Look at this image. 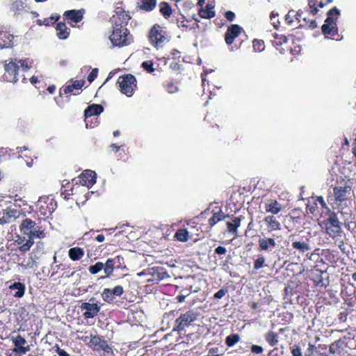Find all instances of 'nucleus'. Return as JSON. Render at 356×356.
I'll list each match as a JSON object with an SVG mask.
<instances>
[{
  "label": "nucleus",
  "mask_w": 356,
  "mask_h": 356,
  "mask_svg": "<svg viewBox=\"0 0 356 356\" xmlns=\"http://www.w3.org/2000/svg\"><path fill=\"white\" fill-rule=\"evenodd\" d=\"M29 67L25 61L22 60H15L5 65L6 72V78L10 82H16L19 80V73L26 72Z\"/></svg>",
  "instance_id": "f257e3e1"
},
{
  "label": "nucleus",
  "mask_w": 356,
  "mask_h": 356,
  "mask_svg": "<svg viewBox=\"0 0 356 356\" xmlns=\"http://www.w3.org/2000/svg\"><path fill=\"white\" fill-rule=\"evenodd\" d=\"M197 318V314L193 310H188L182 313L175 320L172 331L180 333L184 331L186 327L190 326Z\"/></svg>",
  "instance_id": "f03ea898"
},
{
  "label": "nucleus",
  "mask_w": 356,
  "mask_h": 356,
  "mask_svg": "<svg viewBox=\"0 0 356 356\" xmlns=\"http://www.w3.org/2000/svg\"><path fill=\"white\" fill-rule=\"evenodd\" d=\"M111 42L115 46H124L127 44L128 30L122 24L114 26L113 33L110 36Z\"/></svg>",
  "instance_id": "7ed1b4c3"
},
{
  "label": "nucleus",
  "mask_w": 356,
  "mask_h": 356,
  "mask_svg": "<svg viewBox=\"0 0 356 356\" xmlns=\"http://www.w3.org/2000/svg\"><path fill=\"white\" fill-rule=\"evenodd\" d=\"M118 83L120 88L121 92L128 97L132 95L134 88L136 87V78L131 74L120 76Z\"/></svg>",
  "instance_id": "20e7f679"
},
{
  "label": "nucleus",
  "mask_w": 356,
  "mask_h": 356,
  "mask_svg": "<svg viewBox=\"0 0 356 356\" xmlns=\"http://www.w3.org/2000/svg\"><path fill=\"white\" fill-rule=\"evenodd\" d=\"M149 39L150 42L154 44L157 48L162 47L163 43L168 40L163 29L156 25H154L151 29L149 33Z\"/></svg>",
  "instance_id": "39448f33"
},
{
  "label": "nucleus",
  "mask_w": 356,
  "mask_h": 356,
  "mask_svg": "<svg viewBox=\"0 0 356 356\" xmlns=\"http://www.w3.org/2000/svg\"><path fill=\"white\" fill-rule=\"evenodd\" d=\"M326 232L330 236L339 235L341 233V228L337 216L332 212L325 222Z\"/></svg>",
  "instance_id": "423d86ee"
},
{
  "label": "nucleus",
  "mask_w": 356,
  "mask_h": 356,
  "mask_svg": "<svg viewBox=\"0 0 356 356\" xmlns=\"http://www.w3.org/2000/svg\"><path fill=\"white\" fill-rule=\"evenodd\" d=\"M88 346L94 350H103L107 353H109L112 350L106 340L97 335L90 337Z\"/></svg>",
  "instance_id": "0eeeda50"
},
{
  "label": "nucleus",
  "mask_w": 356,
  "mask_h": 356,
  "mask_svg": "<svg viewBox=\"0 0 356 356\" xmlns=\"http://www.w3.org/2000/svg\"><path fill=\"white\" fill-rule=\"evenodd\" d=\"M81 309L86 310L83 315L86 318L95 317L97 315L100 309L97 304L94 302V298H91L88 302L82 303Z\"/></svg>",
  "instance_id": "6e6552de"
},
{
  "label": "nucleus",
  "mask_w": 356,
  "mask_h": 356,
  "mask_svg": "<svg viewBox=\"0 0 356 356\" xmlns=\"http://www.w3.org/2000/svg\"><path fill=\"white\" fill-rule=\"evenodd\" d=\"M19 212L17 209L7 208L1 213L0 224L6 225L13 222L19 216Z\"/></svg>",
  "instance_id": "1a4fd4ad"
},
{
  "label": "nucleus",
  "mask_w": 356,
  "mask_h": 356,
  "mask_svg": "<svg viewBox=\"0 0 356 356\" xmlns=\"http://www.w3.org/2000/svg\"><path fill=\"white\" fill-rule=\"evenodd\" d=\"M242 31V28L237 24H232L228 29L225 33V40L227 44H232L236 38L238 36Z\"/></svg>",
  "instance_id": "9d476101"
},
{
  "label": "nucleus",
  "mask_w": 356,
  "mask_h": 356,
  "mask_svg": "<svg viewBox=\"0 0 356 356\" xmlns=\"http://www.w3.org/2000/svg\"><path fill=\"white\" fill-rule=\"evenodd\" d=\"M258 243L260 251H272L277 245L274 238L266 237L260 238Z\"/></svg>",
  "instance_id": "9b49d317"
},
{
  "label": "nucleus",
  "mask_w": 356,
  "mask_h": 356,
  "mask_svg": "<svg viewBox=\"0 0 356 356\" xmlns=\"http://www.w3.org/2000/svg\"><path fill=\"white\" fill-rule=\"evenodd\" d=\"M36 223L35 221L32 220L30 218H25L22 221V223L19 226L20 232L26 236H29L33 230V228L35 227Z\"/></svg>",
  "instance_id": "f8f14e48"
},
{
  "label": "nucleus",
  "mask_w": 356,
  "mask_h": 356,
  "mask_svg": "<svg viewBox=\"0 0 356 356\" xmlns=\"http://www.w3.org/2000/svg\"><path fill=\"white\" fill-rule=\"evenodd\" d=\"M13 35L0 31V49L9 48L13 45Z\"/></svg>",
  "instance_id": "ddd939ff"
},
{
  "label": "nucleus",
  "mask_w": 356,
  "mask_h": 356,
  "mask_svg": "<svg viewBox=\"0 0 356 356\" xmlns=\"http://www.w3.org/2000/svg\"><path fill=\"white\" fill-rule=\"evenodd\" d=\"M11 291H15L13 296L16 298H22L25 291V285L21 282H15L9 286Z\"/></svg>",
  "instance_id": "4468645a"
},
{
  "label": "nucleus",
  "mask_w": 356,
  "mask_h": 356,
  "mask_svg": "<svg viewBox=\"0 0 356 356\" xmlns=\"http://www.w3.org/2000/svg\"><path fill=\"white\" fill-rule=\"evenodd\" d=\"M265 209L266 212L277 214L282 209V207L276 200H271L265 204Z\"/></svg>",
  "instance_id": "2eb2a0df"
},
{
  "label": "nucleus",
  "mask_w": 356,
  "mask_h": 356,
  "mask_svg": "<svg viewBox=\"0 0 356 356\" xmlns=\"http://www.w3.org/2000/svg\"><path fill=\"white\" fill-rule=\"evenodd\" d=\"M64 16L74 22H79L83 19V14L81 10H71L65 13Z\"/></svg>",
  "instance_id": "dca6fc26"
},
{
  "label": "nucleus",
  "mask_w": 356,
  "mask_h": 356,
  "mask_svg": "<svg viewBox=\"0 0 356 356\" xmlns=\"http://www.w3.org/2000/svg\"><path fill=\"white\" fill-rule=\"evenodd\" d=\"M265 222L271 230H280L281 225L274 216H268L264 218Z\"/></svg>",
  "instance_id": "f3484780"
},
{
  "label": "nucleus",
  "mask_w": 356,
  "mask_h": 356,
  "mask_svg": "<svg viewBox=\"0 0 356 356\" xmlns=\"http://www.w3.org/2000/svg\"><path fill=\"white\" fill-rule=\"evenodd\" d=\"M103 111V107L99 104H92V106H88L85 110V116L86 118L90 117L93 115H99Z\"/></svg>",
  "instance_id": "a211bd4d"
},
{
  "label": "nucleus",
  "mask_w": 356,
  "mask_h": 356,
  "mask_svg": "<svg viewBox=\"0 0 356 356\" xmlns=\"http://www.w3.org/2000/svg\"><path fill=\"white\" fill-rule=\"evenodd\" d=\"M84 254V251L81 248H72L69 250V257L73 261L79 260Z\"/></svg>",
  "instance_id": "6ab92c4d"
},
{
  "label": "nucleus",
  "mask_w": 356,
  "mask_h": 356,
  "mask_svg": "<svg viewBox=\"0 0 356 356\" xmlns=\"http://www.w3.org/2000/svg\"><path fill=\"white\" fill-rule=\"evenodd\" d=\"M57 35L60 39L65 40L69 35L68 29L65 23H58L56 26Z\"/></svg>",
  "instance_id": "aec40b11"
},
{
  "label": "nucleus",
  "mask_w": 356,
  "mask_h": 356,
  "mask_svg": "<svg viewBox=\"0 0 356 356\" xmlns=\"http://www.w3.org/2000/svg\"><path fill=\"white\" fill-rule=\"evenodd\" d=\"M83 184L87 182L90 184H94L96 182L95 172L91 170H86L83 173L82 181Z\"/></svg>",
  "instance_id": "412c9836"
},
{
  "label": "nucleus",
  "mask_w": 356,
  "mask_h": 356,
  "mask_svg": "<svg viewBox=\"0 0 356 356\" xmlns=\"http://www.w3.org/2000/svg\"><path fill=\"white\" fill-rule=\"evenodd\" d=\"M241 225V219L239 218H235L232 221L227 222V231L236 235L237 228Z\"/></svg>",
  "instance_id": "4be33fe9"
},
{
  "label": "nucleus",
  "mask_w": 356,
  "mask_h": 356,
  "mask_svg": "<svg viewBox=\"0 0 356 356\" xmlns=\"http://www.w3.org/2000/svg\"><path fill=\"white\" fill-rule=\"evenodd\" d=\"M321 29L323 33L325 35H334L337 33L336 24H324Z\"/></svg>",
  "instance_id": "5701e85b"
},
{
  "label": "nucleus",
  "mask_w": 356,
  "mask_h": 356,
  "mask_svg": "<svg viewBox=\"0 0 356 356\" xmlns=\"http://www.w3.org/2000/svg\"><path fill=\"white\" fill-rule=\"evenodd\" d=\"M84 81L83 80H79V81H75L72 85H68L65 86L63 89V91L65 93H70L72 92L74 89L79 90L82 88L83 86Z\"/></svg>",
  "instance_id": "b1692460"
},
{
  "label": "nucleus",
  "mask_w": 356,
  "mask_h": 356,
  "mask_svg": "<svg viewBox=\"0 0 356 356\" xmlns=\"http://www.w3.org/2000/svg\"><path fill=\"white\" fill-rule=\"evenodd\" d=\"M159 10L165 18H168L172 14L171 7L165 1L159 4Z\"/></svg>",
  "instance_id": "393cba45"
},
{
  "label": "nucleus",
  "mask_w": 356,
  "mask_h": 356,
  "mask_svg": "<svg viewBox=\"0 0 356 356\" xmlns=\"http://www.w3.org/2000/svg\"><path fill=\"white\" fill-rule=\"evenodd\" d=\"M19 240H20L19 243H21L24 242V241H26V243H23L19 248V250L21 252H26V251L29 250L30 248H31V246L34 243V241L32 240V238H31V239H29V238L26 239L25 236H24L23 238H22L21 237H19Z\"/></svg>",
  "instance_id": "a878e982"
},
{
  "label": "nucleus",
  "mask_w": 356,
  "mask_h": 356,
  "mask_svg": "<svg viewBox=\"0 0 356 356\" xmlns=\"http://www.w3.org/2000/svg\"><path fill=\"white\" fill-rule=\"evenodd\" d=\"M225 216L222 211L214 213L213 216L209 220V224L211 227L214 226L218 222L225 219Z\"/></svg>",
  "instance_id": "bb28decb"
},
{
  "label": "nucleus",
  "mask_w": 356,
  "mask_h": 356,
  "mask_svg": "<svg viewBox=\"0 0 356 356\" xmlns=\"http://www.w3.org/2000/svg\"><path fill=\"white\" fill-rule=\"evenodd\" d=\"M291 245L293 248L298 250L301 252H305L311 250L310 245L305 242L295 241Z\"/></svg>",
  "instance_id": "cd10ccee"
},
{
  "label": "nucleus",
  "mask_w": 356,
  "mask_h": 356,
  "mask_svg": "<svg viewBox=\"0 0 356 356\" xmlns=\"http://www.w3.org/2000/svg\"><path fill=\"white\" fill-rule=\"evenodd\" d=\"M114 265L115 259H107L105 264H104L103 269L104 270V273L106 274V276H109L112 274L114 269Z\"/></svg>",
  "instance_id": "c85d7f7f"
},
{
  "label": "nucleus",
  "mask_w": 356,
  "mask_h": 356,
  "mask_svg": "<svg viewBox=\"0 0 356 356\" xmlns=\"http://www.w3.org/2000/svg\"><path fill=\"white\" fill-rule=\"evenodd\" d=\"M266 340L271 346H274L278 343V335L273 331H270L266 336Z\"/></svg>",
  "instance_id": "c756f323"
},
{
  "label": "nucleus",
  "mask_w": 356,
  "mask_h": 356,
  "mask_svg": "<svg viewBox=\"0 0 356 356\" xmlns=\"http://www.w3.org/2000/svg\"><path fill=\"white\" fill-rule=\"evenodd\" d=\"M156 3V0H143L140 8L146 11H151L155 8Z\"/></svg>",
  "instance_id": "7c9ffc66"
},
{
  "label": "nucleus",
  "mask_w": 356,
  "mask_h": 356,
  "mask_svg": "<svg viewBox=\"0 0 356 356\" xmlns=\"http://www.w3.org/2000/svg\"><path fill=\"white\" fill-rule=\"evenodd\" d=\"M188 236V232L187 231V229H179L175 235V237L178 241H181V242L187 241Z\"/></svg>",
  "instance_id": "2f4dec72"
},
{
  "label": "nucleus",
  "mask_w": 356,
  "mask_h": 356,
  "mask_svg": "<svg viewBox=\"0 0 356 356\" xmlns=\"http://www.w3.org/2000/svg\"><path fill=\"white\" fill-rule=\"evenodd\" d=\"M240 340V337L237 334H230L225 339V343L229 346L232 347Z\"/></svg>",
  "instance_id": "473e14b6"
},
{
  "label": "nucleus",
  "mask_w": 356,
  "mask_h": 356,
  "mask_svg": "<svg viewBox=\"0 0 356 356\" xmlns=\"http://www.w3.org/2000/svg\"><path fill=\"white\" fill-rule=\"evenodd\" d=\"M15 348L12 350L13 353H19V354H26L27 352L30 350L29 346H22L18 344H14Z\"/></svg>",
  "instance_id": "72a5a7b5"
},
{
  "label": "nucleus",
  "mask_w": 356,
  "mask_h": 356,
  "mask_svg": "<svg viewBox=\"0 0 356 356\" xmlns=\"http://www.w3.org/2000/svg\"><path fill=\"white\" fill-rule=\"evenodd\" d=\"M346 191L341 188L335 187L334 188V195L337 201L341 202L345 199Z\"/></svg>",
  "instance_id": "f704fd0d"
},
{
  "label": "nucleus",
  "mask_w": 356,
  "mask_h": 356,
  "mask_svg": "<svg viewBox=\"0 0 356 356\" xmlns=\"http://www.w3.org/2000/svg\"><path fill=\"white\" fill-rule=\"evenodd\" d=\"M104 268V264L102 262H97L95 265L90 266L88 270L92 274H97Z\"/></svg>",
  "instance_id": "c9c22d12"
},
{
  "label": "nucleus",
  "mask_w": 356,
  "mask_h": 356,
  "mask_svg": "<svg viewBox=\"0 0 356 356\" xmlns=\"http://www.w3.org/2000/svg\"><path fill=\"white\" fill-rule=\"evenodd\" d=\"M44 236V234L43 231L37 229L36 227H35L33 228V230H32L31 233L30 234H29L28 238L29 239L32 238V240L33 241L34 238H43Z\"/></svg>",
  "instance_id": "e433bc0d"
},
{
  "label": "nucleus",
  "mask_w": 356,
  "mask_h": 356,
  "mask_svg": "<svg viewBox=\"0 0 356 356\" xmlns=\"http://www.w3.org/2000/svg\"><path fill=\"white\" fill-rule=\"evenodd\" d=\"M102 298L106 302H111L114 299V296L112 294L111 289H105L102 293Z\"/></svg>",
  "instance_id": "4c0bfd02"
},
{
  "label": "nucleus",
  "mask_w": 356,
  "mask_h": 356,
  "mask_svg": "<svg viewBox=\"0 0 356 356\" xmlns=\"http://www.w3.org/2000/svg\"><path fill=\"white\" fill-rule=\"evenodd\" d=\"M273 37L275 40H273V42L275 45H282L283 43H285L287 41L286 38L282 35H279L278 34L275 33Z\"/></svg>",
  "instance_id": "58836bf2"
},
{
  "label": "nucleus",
  "mask_w": 356,
  "mask_h": 356,
  "mask_svg": "<svg viewBox=\"0 0 356 356\" xmlns=\"http://www.w3.org/2000/svg\"><path fill=\"white\" fill-rule=\"evenodd\" d=\"M253 48L256 51H262L264 49V42L259 40H254L253 41Z\"/></svg>",
  "instance_id": "ea45409f"
},
{
  "label": "nucleus",
  "mask_w": 356,
  "mask_h": 356,
  "mask_svg": "<svg viewBox=\"0 0 356 356\" xmlns=\"http://www.w3.org/2000/svg\"><path fill=\"white\" fill-rule=\"evenodd\" d=\"M11 341L14 344L24 346L26 343V339L24 337H22L21 335H17L15 337H12Z\"/></svg>",
  "instance_id": "a19ab883"
},
{
  "label": "nucleus",
  "mask_w": 356,
  "mask_h": 356,
  "mask_svg": "<svg viewBox=\"0 0 356 356\" xmlns=\"http://www.w3.org/2000/svg\"><path fill=\"white\" fill-rule=\"evenodd\" d=\"M214 11L213 10V7L209 8L207 6V10H202L200 13V15L204 18H211L214 17Z\"/></svg>",
  "instance_id": "79ce46f5"
},
{
  "label": "nucleus",
  "mask_w": 356,
  "mask_h": 356,
  "mask_svg": "<svg viewBox=\"0 0 356 356\" xmlns=\"http://www.w3.org/2000/svg\"><path fill=\"white\" fill-rule=\"evenodd\" d=\"M142 67L148 72H153L154 71L153 62L152 60L144 61L142 63Z\"/></svg>",
  "instance_id": "37998d69"
},
{
  "label": "nucleus",
  "mask_w": 356,
  "mask_h": 356,
  "mask_svg": "<svg viewBox=\"0 0 356 356\" xmlns=\"http://www.w3.org/2000/svg\"><path fill=\"white\" fill-rule=\"evenodd\" d=\"M265 262V258L263 256L259 257L254 262V268L256 270L261 268Z\"/></svg>",
  "instance_id": "c03bdc74"
},
{
  "label": "nucleus",
  "mask_w": 356,
  "mask_h": 356,
  "mask_svg": "<svg viewBox=\"0 0 356 356\" xmlns=\"http://www.w3.org/2000/svg\"><path fill=\"white\" fill-rule=\"evenodd\" d=\"M57 20V18H55L54 17H50L49 19H45L44 21H42L41 19L38 20V24L39 25H46L48 26L51 24H54Z\"/></svg>",
  "instance_id": "a18cd8bd"
},
{
  "label": "nucleus",
  "mask_w": 356,
  "mask_h": 356,
  "mask_svg": "<svg viewBox=\"0 0 356 356\" xmlns=\"http://www.w3.org/2000/svg\"><path fill=\"white\" fill-rule=\"evenodd\" d=\"M123 288L121 286H116L111 290L112 294L113 296H120L123 293Z\"/></svg>",
  "instance_id": "49530a36"
},
{
  "label": "nucleus",
  "mask_w": 356,
  "mask_h": 356,
  "mask_svg": "<svg viewBox=\"0 0 356 356\" xmlns=\"http://www.w3.org/2000/svg\"><path fill=\"white\" fill-rule=\"evenodd\" d=\"M291 353L293 356H302V352L300 348L297 346L294 345L291 350Z\"/></svg>",
  "instance_id": "de8ad7c7"
},
{
  "label": "nucleus",
  "mask_w": 356,
  "mask_h": 356,
  "mask_svg": "<svg viewBox=\"0 0 356 356\" xmlns=\"http://www.w3.org/2000/svg\"><path fill=\"white\" fill-rule=\"evenodd\" d=\"M12 8L16 11H19L23 8V2L19 0L14 2L12 5Z\"/></svg>",
  "instance_id": "09e8293b"
},
{
  "label": "nucleus",
  "mask_w": 356,
  "mask_h": 356,
  "mask_svg": "<svg viewBox=\"0 0 356 356\" xmlns=\"http://www.w3.org/2000/svg\"><path fill=\"white\" fill-rule=\"evenodd\" d=\"M251 351L253 353H255V354H261L264 351V349L261 346H258V345H252L251 346Z\"/></svg>",
  "instance_id": "8fccbe9b"
},
{
  "label": "nucleus",
  "mask_w": 356,
  "mask_h": 356,
  "mask_svg": "<svg viewBox=\"0 0 356 356\" xmlns=\"http://www.w3.org/2000/svg\"><path fill=\"white\" fill-rule=\"evenodd\" d=\"M97 72H98V70L97 68L93 69L88 76V81L89 82H92L95 80V79L97 77Z\"/></svg>",
  "instance_id": "3c124183"
},
{
  "label": "nucleus",
  "mask_w": 356,
  "mask_h": 356,
  "mask_svg": "<svg viewBox=\"0 0 356 356\" xmlns=\"http://www.w3.org/2000/svg\"><path fill=\"white\" fill-rule=\"evenodd\" d=\"M294 13L293 10H290L285 16V20L288 24L291 25L293 23V17L294 15H292Z\"/></svg>",
  "instance_id": "603ef678"
},
{
  "label": "nucleus",
  "mask_w": 356,
  "mask_h": 356,
  "mask_svg": "<svg viewBox=\"0 0 356 356\" xmlns=\"http://www.w3.org/2000/svg\"><path fill=\"white\" fill-rule=\"evenodd\" d=\"M227 292V291L226 289H221L214 294V298L216 299H220L225 296Z\"/></svg>",
  "instance_id": "864d4df0"
},
{
  "label": "nucleus",
  "mask_w": 356,
  "mask_h": 356,
  "mask_svg": "<svg viewBox=\"0 0 356 356\" xmlns=\"http://www.w3.org/2000/svg\"><path fill=\"white\" fill-rule=\"evenodd\" d=\"M225 17L228 21L232 22L235 17V14L232 11H227L225 13Z\"/></svg>",
  "instance_id": "5fc2aeb1"
},
{
  "label": "nucleus",
  "mask_w": 356,
  "mask_h": 356,
  "mask_svg": "<svg viewBox=\"0 0 356 356\" xmlns=\"http://www.w3.org/2000/svg\"><path fill=\"white\" fill-rule=\"evenodd\" d=\"M227 252L225 248L222 246H218L216 248L215 252L218 254H224Z\"/></svg>",
  "instance_id": "6e6d98bb"
},
{
  "label": "nucleus",
  "mask_w": 356,
  "mask_h": 356,
  "mask_svg": "<svg viewBox=\"0 0 356 356\" xmlns=\"http://www.w3.org/2000/svg\"><path fill=\"white\" fill-rule=\"evenodd\" d=\"M339 10L336 7L332 8L329 10L327 13V15L332 16L334 15H339Z\"/></svg>",
  "instance_id": "4d7b16f0"
},
{
  "label": "nucleus",
  "mask_w": 356,
  "mask_h": 356,
  "mask_svg": "<svg viewBox=\"0 0 356 356\" xmlns=\"http://www.w3.org/2000/svg\"><path fill=\"white\" fill-rule=\"evenodd\" d=\"M316 1L314 0H309V6L310 8H314L313 14L315 15L317 13L318 10L315 8Z\"/></svg>",
  "instance_id": "13d9d810"
},
{
  "label": "nucleus",
  "mask_w": 356,
  "mask_h": 356,
  "mask_svg": "<svg viewBox=\"0 0 356 356\" xmlns=\"http://www.w3.org/2000/svg\"><path fill=\"white\" fill-rule=\"evenodd\" d=\"M325 24H336L335 19L332 16L328 15L327 19L325 21Z\"/></svg>",
  "instance_id": "bf43d9fd"
},
{
  "label": "nucleus",
  "mask_w": 356,
  "mask_h": 356,
  "mask_svg": "<svg viewBox=\"0 0 356 356\" xmlns=\"http://www.w3.org/2000/svg\"><path fill=\"white\" fill-rule=\"evenodd\" d=\"M56 352L59 356H69V355L64 350L59 348H57Z\"/></svg>",
  "instance_id": "052dcab7"
},
{
  "label": "nucleus",
  "mask_w": 356,
  "mask_h": 356,
  "mask_svg": "<svg viewBox=\"0 0 356 356\" xmlns=\"http://www.w3.org/2000/svg\"><path fill=\"white\" fill-rule=\"evenodd\" d=\"M317 200H318V202L321 204V206H322L323 207H325H325H327V206H326V203H325V202L324 201V199H323V197L322 196H318V197H317Z\"/></svg>",
  "instance_id": "680f3d73"
},
{
  "label": "nucleus",
  "mask_w": 356,
  "mask_h": 356,
  "mask_svg": "<svg viewBox=\"0 0 356 356\" xmlns=\"http://www.w3.org/2000/svg\"><path fill=\"white\" fill-rule=\"evenodd\" d=\"M67 64V59H61L60 61H59V65L61 66V67H65L66 66Z\"/></svg>",
  "instance_id": "e2e57ef3"
},
{
  "label": "nucleus",
  "mask_w": 356,
  "mask_h": 356,
  "mask_svg": "<svg viewBox=\"0 0 356 356\" xmlns=\"http://www.w3.org/2000/svg\"><path fill=\"white\" fill-rule=\"evenodd\" d=\"M96 240L98 241V242H103L104 241V236L103 234H99L97 235V236L96 237Z\"/></svg>",
  "instance_id": "0e129e2a"
},
{
  "label": "nucleus",
  "mask_w": 356,
  "mask_h": 356,
  "mask_svg": "<svg viewBox=\"0 0 356 356\" xmlns=\"http://www.w3.org/2000/svg\"><path fill=\"white\" fill-rule=\"evenodd\" d=\"M207 356H222V355H220V354H216L215 352H214V350H209L208 355Z\"/></svg>",
  "instance_id": "69168bd1"
},
{
  "label": "nucleus",
  "mask_w": 356,
  "mask_h": 356,
  "mask_svg": "<svg viewBox=\"0 0 356 356\" xmlns=\"http://www.w3.org/2000/svg\"><path fill=\"white\" fill-rule=\"evenodd\" d=\"M186 298L185 296L181 295L177 297V300L179 302H182Z\"/></svg>",
  "instance_id": "338daca9"
},
{
  "label": "nucleus",
  "mask_w": 356,
  "mask_h": 356,
  "mask_svg": "<svg viewBox=\"0 0 356 356\" xmlns=\"http://www.w3.org/2000/svg\"><path fill=\"white\" fill-rule=\"evenodd\" d=\"M353 154L356 156V138L353 143Z\"/></svg>",
  "instance_id": "774afa93"
}]
</instances>
